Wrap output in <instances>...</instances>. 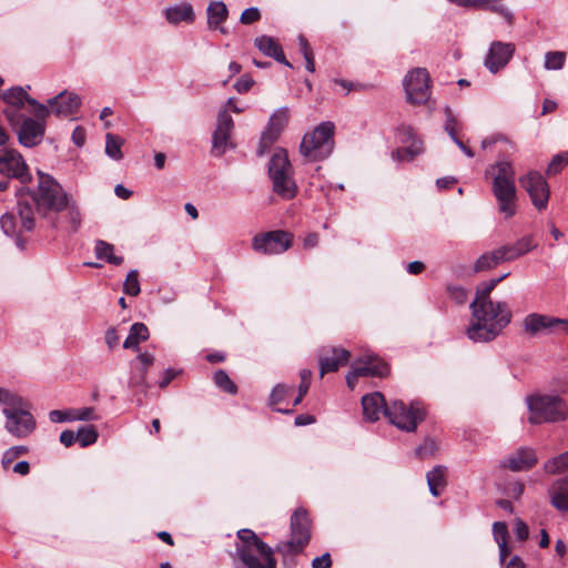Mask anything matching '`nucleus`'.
I'll use <instances>...</instances> for the list:
<instances>
[{
  "mask_svg": "<svg viewBox=\"0 0 568 568\" xmlns=\"http://www.w3.org/2000/svg\"><path fill=\"white\" fill-rule=\"evenodd\" d=\"M48 102L52 112L58 116L74 114L81 105L80 97L77 93L68 91L60 92Z\"/></svg>",
  "mask_w": 568,
  "mask_h": 568,
  "instance_id": "obj_26",
  "label": "nucleus"
},
{
  "mask_svg": "<svg viewBox=\"0 0 568 568\" xmlns=\"http://www.w3.org/2000/svg\"><path fill=\"white\" fill-rule=\"evenodd\" d=\"M168 22L178 24L180 22H193L194 11L190 3L184 2L165 9L164 11Z\"/></svg>",
  "mask_w": 568,
  "mask_h": 568,
  "instance_id": "obj_32",
  "label": "nucleus"
},
{
  "mask_svg": "<svg viewBox=\"0 0 568 568\" xmlns=\"http://www.w3.org/2000/svg\"><path fill=\"white\" fill-rule=\"evenodd\" d=\"M237 538L233 555L234 568H276L273 548L253 530L240 529Z\"/></svg>",
  "mask_w": 568,
  "mask_h": 568,
  "instance_id": "obj_3",
  "label": "nucleus"
},
{
  "mask_svg": "<svg viewBox=\"0 0 568 568\" xmlns=\"http://www.w3.org/2000/svg\"><path fill=\"white\" fill-rule=\"evenodd\" d=\"M207 27L211 30L219 29L222 33L226 30L221 24L227 19L229 10L223 1H213L206 9Z\"/></svg>",
  "mask_w": 568,
  "mask_h": 568,
  "instance_id": "obj_31",
  "label": "nucleus"
},
{
  "mask_svg": "<svg viewBox=\"0 0 568 568\" xmlns=\"http://www.w3.org/2000/svg\"><path fill=\"white\" fill-rule=\"evenodd\" d=\"M429 81V74L424 68L408 72L404 79L407 100L414 104L427 102L430 97Z\"/></svg>",
  "mask_w": 568,
  "mask_h": 568,
  "instance_id": "obj_14",
  "label": "nucleus"
},
{
  "mask_svg": "<svg viewBox=\"0 0 568 568\" xmlns=\"http://www.w3.org/2000/svg\"><path fill=\"white\" fill-rule=\"evenodd\" d=\"M0 404L6 417V430L17 437L26 438L36 429L37 423L27 402L16 393L0 387Z\"/></svg>",
  "mask_w": 568,
  "mask_h": 568,
  "instance_id": "obj_4",
  "label": "nucleus"
},
{
  "mask_svg": "<svg viewBox=\"0 0 568 568\" xmlns=\"http://www.w3.org/2000/svg\"><path fill=\"white\" fill-rule=\"evenodd\" d=\"M523 189L528 193L532 205L538 211L547 209L550 189L545 178L537 171H529L519 179Z\"/></svg>",
  "mask_w": 568,
  "mask_h": 568,
  "instance_id": "obj_13",
  "label": "nucleus"
},
{
  "mask_svg": "<svg viewBox=\"0 0 568 568\" xmlns=\"http://www.w3.org/2000/svg\"><path fill=\"white\" fill-rule=\"evenodd\" d=\"M566 60V54L561 51H549L545 55V68L547 70L562 69Z\"/></svg>",
  "mask_w": 568,
  "mask_h": 568,
  "instance_id": "obj_45",
  "label": "nucleus"
},
{
  "mask_svg": "<svg viewBox=\"0 0 568 568\" xmlns=\"http://www.w3.org/2000/svg\"><path fill=\"white\" fill-rule=\"evenodd\" d=\"M72 141L77 146H82L85 142V130L77 126L72 132Z\"/></svg>",
  "mask_w": 568,
  "mask_h": 568,
  "instance_id": "obj_60",
  "label": "nucleus"
},
{
  "mask_svg": "<svg viewBox=\"0 0 568 568\" xmlns=\"http://www.w3.org/2000/svg\"><path fill=\"white\" fill-rule=\"evenodd\" d=\"M233 128V119L227 113V110H221L217 114V123L212 139L214 155L221 156L229 148H234V144L230 141Z\"/></svg>",
  "mask_w": 568,
  "mask_h": 568,
  "instance_id": "obj_18",
  "label": "nucleus"
},
{
  "mask_svg": "<svg viewBox=\"0 0 568 568\" xmlns=\"http://www.w3.org/2000/svg\"><path fill=\"white\" fill-rule=\"evenodd\" d=\"M547 474H565L555 480L548 489L550 504L560 511H568V450L547 460L544 465Z\"/></svg>",
  "mask_w": 568,
  "mask_h": 568,
  "instance_id": "obj_10",
  "label": "nucleus"
},
{
  "mask_svg": "<svg viewBox=\"0 0 568 568\" xmlns=\"http://www.w3.org/2000/svg\"><path fill=\"white\" fill-rule=\"evenodd\" d=\"M155 357L152 353H140L133 361L130 362L131 376L129 385L132 387L148 388L146 373L148 369L154 364Z\"/></svg>",
  "mask_w": 568,
  "mask_h": 568,
  "instance_id": "obj_23",
  "label": "nucleus"
},
{
  "mask_svg": "<svg viewBox=\"0 0 568 568\" xmlns=\"http://www.w3.org/2000/svg\"><path fill=\"white\" fill-rule=\"evenodd\" d=\"M538 462L535 449L521 447L503 459L501 465L513 471H525L532 468Z\"/></svg>",
  "mask_w": 568,
  "mask_h": 568,
  "instance_id": "obj_25",
  "label": "nucleus"
},
{
  "mask_svg": "<svg viewBox=\"0 0 568 568\" xmlns=\"http://www.w3.org/2000/svg\"><path fill=\"white\" fill-rule=\"evenodd\" d=\"M568 164V151L556 154L547 168L548 175H556Z\"/></svg>",
  "mask_w": 568,
  "mask_h": 568,
  "instance_id": "obj_46",
  "label": "nucleus"
},
{
  "mask_svg": "<svg viewBox=\"0 0 568 568\" xmlns=\"http://www.w3.org/2000/svg\"><path fill=\"white\" fill-rule=\"evenodd\" d=\"M268 175L273 191L283 199L296 195L297 186L293 179V168L284 149H276L268 163Z\"/></svg>",
  "mask_w": 568,
  "mask_h": 568,
  "instance_id": "obj_9",
  "label": "nucleus"
},
{
  "mask_svg": "<svg viewBox=\"0 0 568 568\" xmlns=\"http://www.w3.org/2000/svg\"><path fill=\"white\" fill-rule=\"evenodd\" d=\"M253 84L254 81L251 75L244 74L235 82L234 88L239 93H245L250 91Z\"/></svg>",
  "mask_w": 568,
  "mask_h": 568,
  "instance_id": "obj_56",
  "label": "nucleus"
},
{
  "mask_svg": "<svg viewBox=\"0 0 568 568\" xmlns=\"http://www.w3.org/2000/svg\"><path fill=\"white\" fill-rule=\"evenodd\" d=\"M104 338H105V344L108 345V347L110 349L115 348L120 341L118 332L114 327H110L106 329Z\"/></svg>",
  "mask_w": 568,
  "mask_h": 568,
  "instance_id": "obj_58",
  "label": "nucleus"
},
{
  "mask_svg": "<svg viewBox=\"0 0 568 568\" xmlns=\"http://www.w3.org/2000/svg\"><path fill=\"white\" fill-rule=\"evenodd\" d=\"M447 293L457 304H465L468 297V292L463 286L458 285H448Z\"/></svg>",
  "mask_w": 568,
  "mask_h": 568,
  "instance_id": "obj_50",
  "label": "nucleus"
},
{
  "mask_svg": "<svg viewBox=\"0 0 568 568\" xmlns=\"http://www.w3.org/2000/svg\"><path fill=\"white\" fill-rule=\"evenodd\" d=\"M65 213L60 217L59 225L70 233H75L81 226V213L74 202L68 201Z\"/></svg>",
  "mask_w": 568,
  "mask_h": 568,
  "instance_id": "obj_34",
  "label": "nucleus"
},
{
  "mask_svg": "<svg viewBox=\"0 0 568 568\" xmlns=\"http://www.w3.org/2000/svg\"><path fill=\"white\" fill-rule=\"evenodd\" d=\"M486 175L491 176V190L497 200L499 211L506 217H511L516 213L517 199L516 173L511 162L506 160L497 161L486 170Z\"/></svg>",
  "mask_w": 568,
  "mask_h": 568,
  "instance_id": "obj_5",
  "label": "nucleus"
},
{
  "mask_svg": "<svg viewBox=\"0 0 568 568\" xmlns=\"http://www.w3.org/2000/svg\"><path fill=\"white\" fill-rule=\"evenodd\" d=\"M385 416L397 428L414 432L417 424L424 419L425 413L417 402L406 405L402 400H395L385 409Z\"/></svg>",
  "mask_w": 568,
  "mask_h": 568,
  "instance_id": "obj_11",
  "label": "nucleus"
},
{
  "mask_svg": "<svg viewBox=\"0 0 568 568\" xmlns=\"http://www.w3.org/2000/svg\"><path fill=\"white\" fill-rule=\"evenodd\" d=\"M438 447L434 439H425L417 448L416 455L424 459L433 456L437 452Z\"/></svg>",
  "mask_w": 568,
  "mask_h": 568,
  "instance_id": "obj_49",
  "label": "nucleus"
},
{
  "mask_svg": "<svg viewBox=\"0 0 568 568\" xmlns=\"http://www.w3.org/2000/svg\"><path fill=\"white\" fill-rule=\"evenodd\" d=\"M363 414L365 419L375 422L379 418V414L385 415V409L389 408L386 405L385 398L382 393L375 392L362 397Z\"/></svg>",
  "mask_w": 568,
  "mask_h": 568,
  "instance_id": "obj_28",
  "label": "nucleus"
},
{
  "mask_svg": "<svg viewBox=\"0 0 568 568\" xmlns=\"http://www.w3.org/2000/svg\"><path fill=\"white\" fill-rule=\"evenodd\" d=\"M514 52L515 45L513 43L495 41L490 44L488 54L485 59V65L490 72L496 73L506 67Z\"/></svg>",
  "mask_w": 568,
  "mask_h": 568,
  "instance_id": "obj_21",
  "label": "nucleus"
},
{
  "mask_svg": "<svg viewBox=\"0 0 568 568\" xmlns=\"http://www.w3.org/2000/svg\"><path fill=\"white\" fill-rule=\"evenodd\" d=\"M503 262H505V256L500 248H497L490 253L480 255L474 264V272L479 273L490 270Z\"/></svg>",
  "mask_w": 568,
  "mask_h": 568,
  "instance_id": "obj_37",
  "label": "nucleus"
},
{
  "mask_svg": "<svg viewBox=\"0 0 568 568\" xmlns=\"http://www.w3.org/2000/svg\"><path fill=\"white\" fill-rule=\"evenodd\" d=\"M445 115H446L445 131L448 133V135L453 140V139H455L457 136L456 135V130H455L457 121L455 120L453 111H452V109L449 106L445 108Z\"/></svg>",
  "mask_w": 568,
  "mask_h": 568,
  "instance_id": "obj_52",
  "label": "nucleus"
},
{
  "mask_svg": "<svg viewBox=\"0 0 568 568\" xmlns=\"http://www.w3.org/2000/svg\"><path fill=\"white\" fill-rule=\"evenodd\" d=\"M514 532L519 541H525L529 537V528L520 518L515 519Z\"/></svg>",
  "mask_w": 568,
  "mask_h": 568,
  "instance_id": "obj_55",
  "label": "nucleus"
},
{
  "mask_svg": "<svg viewBox=\"0 0 568 568\" xmlns=\"http://www.w3.org/2000/svg\"><path fill=\"white\" fill-rule=\"evenodd\" d=\"M290 527V539L280 541L273 549L282 555L284 561L301 554L311 540V519L304 508H297L292 514Z\"/></svg>",
  "mask_w": 568,
  "mask_h": 568,
  "instance_id": "obj_8",
  "label": "nucleus"
},
{
  "mask_svg": "<svg viewBox=\"0 0 568 568\" xmlns=\"http://www.w3.org/2000/svg\"><path fill=\"white\" fill-rule=\"evenodd\" d=\"M320 236L317 233H308L303 240V246L305 248H313L318 245Z\"/></svg>",
  "mask_w": 568,
  "mask_h": 568,
  "instance_id": "obj_63",
  "label": "nucleus"
},
{
  "mask_svg": "<svg viewBox=\"0 0 568 568\" xmlns=\"http://www.w3.org/2000/svg\"><path fill=\"white\" fill-rule=\"evenodd\" d=\"M94 250L98 258L105 260L110 264L120 265L123 262L122 256H116L113 254V245L102 240L95 242Z\"/></svg>",
  "mask_w": 568,
  "mask_h": 568,
  "instance_id": "obj_39",
  "label": "nucleus"
},
{
  "mask_svg": "<svg viewBox=\"0 0 568 568\" xmlns=\"http://www.w3.org/2000/svg\"><path fill=\"white\" fill-rule=\"evenodd\" d=\"M388 373V366L385 362L376 356L368 355L364 358L356 361L352 371L346 376L347 386L351 389L355 388L358 377L361 376H377L384 377Z\"/></svg>",
  "mask_w": 568,
  "mask_h": 568,
  "instance_id": "obj_16",
  "label": "nucleus"
},
{
  "mask_svg": "<svg viewBox=\"0 0 568 568\" xmlns=\"http://www.w3.org/2000/svg\"><path fill=\"white\" fill-rule=\"evenodd\" d=\"M529 423H557L565 420L568 414L566 402L558 395L535 394L526 398Z\"/></svg>",
  "mask_w": 568,
  "mask_h": 568,
  "instance_id": "obj_7",
  "label": "nucleus"
},
{
  "mask_svg": "<svg viewBox=\"0 0 568 568\" xmlns=\"http://www.w3.org/2000/svg\"><path fill=\"white\" fill-rule=\"evenodd\" d=\"M537 244L534 242L532 236L526 235L519 239L515 244L513 245H505L499 247L503 252V255L505 256L506 261H514L526 253L532 251Z\"/></svg>",
  "mask_w": 568,
  "mask_h": 568,
  "instance_id": "obj_30",
  "label": "nucleus"
},
{
  "mask_svg": "<svg viewBox=\"0 0 568 568\" xmlns=\"http://www.w3.org/2000/svg\"><path fill=\"white\" fill-rule=\"evenodd\" d=\"M425 268V265L423 262H419V261H414V262H410L407 264V272L409 274H413V275H417L419 273H422Z\"/></svg>",
  "mask_w": 568,
  "mask_h": 568,
  "instance_id": "obj_64",
  "label": "nucleus"
},
{
  "mask_svg": "<svg viewBox=\"0 0 568 568\" xmlns=\"http://www.w3.org/2000/svg\"><path fill=\"white\" fill-rule=\"evenodd\" d=\"M68 194L60 183L50 174L38 171V187L28 195L19 193L17 212L21 219L22 227L32 231L36 225V215H45L49 212H62L68 205Z\"/></svg>",
  "mask_w": 568,
  "mask_h": 568,
  "instance_id": "obj_2",
  "label": "nucleus"
},
{
  "mask_svg": "<svg viewBox=\"0 0 568 568\" xmlns=\"http://www.w3.org/2000/svg\"><path fill=\"white\" fill-rule=\"evenodd\" d=\"M18 217H20V216L18 215ZM0 226L6 235L17 236L16 245L20 250H23L24 244H23V241L20 239L19 234L21 231H26V230L22 227L21 219H19V223H18L17 216L13 213L7 212L0 219Z\"/></svg>",
  "mask_w": 568,
  "mask_h": 568,
  "instance_id": "obj_33",
  "label": "nucleus"
},
{
  "mask_svg": "<svg viewBox=\"0 0 568 568\" xmlns=\"http://www.w3.org/2000/svg\"><path fill=\"white\" fill-rule=\"evenodd\" d=\"M288 113L286 109H280L270 118L267 128L263 131L258 146L257 155L263 156L271 145L277 140L280 133L286 125Z\"/></svg>",
  "mask_w": 568,
  "mask_h": 568,
  "instance_id": "obj_19",
  "label": "nucleus"
},
{
  "mask_svg": "<svg viewBox=\"0 0 568 568\" xmlns=\"http://www.w3.org/2000/svg\"><path fill=\"white\" fill-rule=\"evenodd\" d=\"M213 381L215 385L222 389L223 392H226L229 394H236L237 386L234 384V382L230 378L227 373L223 369H219L214 373Z\"/></svg>",
  "mask_w": 568,
  "mask_h": 568,
  "instance_id": "obj_41",
  "label": "nucleus"
},
{
  "mask_svg": "<svg viewBox=\"0 0 568 568\" xmlns=\"http://www.w3.org/2000/svg\"><path fill=\"white\" fill-rule=\"evenodd\" d=\"M23 106L6 105L3 114L13 130H17L27 119L21 112Z\"/></svg>",
  "mask_w": 568,
  "mask_h": 568,
  "instance_id": "obj_42",
  "label": "nucleus"
},
{
  "mask_svg": "<svg viewBox=\"0 0 568 568\" xmlns=\"http://www.w3.org/2000/svg\"><path fill=\"white\" fill-rule=\"evenodd\" d=\"M398 139L400 143L404 144L400 149L396 151V156L398 160H413L416 155L423 152V144L416 138L413 128L408 125H402L398 129Z\"/></svg>",
  "mask_w": 568,
  "mask_h": 568,
  "instance_id": "obj_22",
  "label": "nucleus"
},
{
  "mask_svg": "<svg viewBox=\"0 0 568 568\" xmlns=\"http://www.w3.org/2000/svg\"><path fill=\"white\" fill-rule=\"evenodd\" d=\"M0 173L19 180L22 184L31 181V174L22 155L16 150L4 149L0 152Z\"/></svg>",
  "mask_w": 568,
  "mask_h": 568,
  "instance_id": "obj_17",
  "label": "nucleus"
},
{
  "mask_svg": "<svg viewBox=\"0 0 568 568\" xmlns=\"http://www.w3.org/2000/svg\"><path fill=\"white\" fill-rule=\"evenodd\" d=\"M77 439L82 447H87L97 442L98 432L92 425L82 426L77 432Z\"/></svg>",
  "mask_w": 568,
  "mask_h": 568,
  "instance_id": "obj_43",
  "label": "nucleus"
},
{
  "mask_svg": "<svg viewBox=\"0 0 568 568\" xmlns=\"http://www.w3.org/2000/svg\"><path fill=\"white\" fill-rule=\"evenodd\" d=\"M349 359V352L344 348H332L327 354L320 356V375L323 377L325 374L335 372L339 366L347 364Z\"/></svg>",
  "mask_w": 568,
  "mask_h": 568,
  "instance_id": "obj_27",
  "label": "nucleus"
},
{
  "mask_svg": "<svg viewBox=\"0 0 568 568\" xmlns=\"http://www.w3.org/2000/svg\"><path fill=\"white\" fill-rule=\"evenodd\" d=\"M254 42L258 50L265 55L271 57L277 62L283 63L290 68L292 67V64L286 60L282 47L274 38L268 36H261L257 37Z\"/></svg>",
  "mask_w": 568,
  "mask_h": 568,
  "instance_id": "obj_29",
  "label": "nucleus"
},
{
  "mask_svg": "<svg viewBox=\"0 0 568 568\" xmlns=\"http://www.w3.org/2000/svg\"><path fill=\"white\" fill-rule=\"evenodd\" d=\"M77 439V433L70 429H65L60 434V443L65 447H70Z\"/></svg>",
  "mask_w": 568,
  "mask_h": 568,
  "instance_id": "obj_59",
  "label": "nucleus"
},
{
  "mask_svg": "<svg viewBox=\"0 0 568 568\" xmlns=\"http://www.w3.org/2000/svg\"><path fill=\"white\" fill-rule=\"evenodd\" d=\"M178 374L179 372L172 368H168L163 374V378L159 381V387L165 388L176 377Z\"/></svg>",
  "mask_w": 568,
  "mask_h": 568,
  "instance_id": "obj_61",
  "label": "nucleus"
},
{
  "mask_svg": "<svg viewBox=\"0 0 568 568\" xmlns=\"http://www.w3.org/2000/svg\"><path fill=\"white\" fill-rule=\"evenodd\" d=\"M446 474L447 468L442 465L434 467L430 471L427 473L426 478L428 488L434 497L439 496L442 490L446 486Z\"/></svg>",
  "mask_w": 568,
  "mask_h": 568,
  "instance_id": "obj_36",
  "label": "nucleus"
},
{
  "mask_svg": "<svg viewBox=\"0 0 568 568\" xmlns=\"http://www.w3.org/2000/svg\"><path fill=\"white\" fill-rule=\"evenodd\" d=\"M261 18L260 10L255 7H251L245 9L240 18L241 23L243 24H251L253 22L258 21Z\"/></svg>",
  "mask_w": 568,
  "mask_h": 568,
  "instance_id": "obj_53",
  "label": "nucleus"
},
{
  "mask_svg": "<svg viewBox=\"0 0 568 568\" xmlns=\"http://www.w3.org/2000/svg\"><path fill=\"white\" fill-rule=\"evenodd\" d=\"M507 276L508 274H504L478 285L476 296L469 305L473 321L466 329V335L470 341L490 342L510 323L511 312L507 304L490 298L491 291Z\"/></svg>",
  "mask_w": 568,
  "mask_h": 568,
  "instance_id": "obj_1",
  "label": "nucleus"
},
{
  "mask_svg": "<svg viewBox=\"0 0 568 568\" xmlns=\"http://www.w3.org/2000/svg\"><path fill=\"white\" fill-rule=\"evenodd\" d=\"M292 390V386H287L285 384H277L271 392L270 405L275 406L280 404Z\"/></svg>",
  "mask_w": 568,
  "mask_h": 568,
  "instance_id": "obj_47",
  "label": "nucleus"
},
{
  "mask_svg": "<svg viewBox=\"0 0 568 568\" xmlns=\"http://www.w3.org/2000/svg\"><path fill=\"white\" fill-rule=\"evenodd\" d=\"M122 144H123V140L120 136L114 135L112 133H108L105 135V153H106V155L116 161L121 160L123 156L122 151H121Z\"/></svg>",
  "mask_w": 568,
  "mask_h": 568,
  "instance_id": "obj_40",
  "label": "nucleus"
},
{
  "mask_svg": "<svg viewBox=\"0 0 568 568\" xmlns=\"http://www.w3.org/2000/svg\"><path fill=\"white\" fill-rule=\"evenodd\" d=\"M149 337L150 333L146 325L136 322L131 326L129 335L123 342V348L138 351L140 343L145 342Z\"/></svg>",
  "mask_w": 568,
  "mask_h": 568,
  "instance_id": "obj_35",
  "label": "nucleus"
},
{
  "mask_svg": "<svg viewBox=\"0 0 568 568\" xmlns=\"http://www.w3.org/2000/svg\"><path fill=\"white\" fill-rule=\"evenodd\" d=\"M72 420H94L97 416L94 414V409L92 407H83L74 410L71 415Z\"/></svg>",
  "mask_w": 568,
  "mask_h": 568,
  "instance_id": "obj_54",
  "label": "nucleus"
},
{
  "mask_svg": "<svg viewBox=\"0 0 568 568\" xmlns=\"http://www.w3.org/2000/svg\"><path fill=\"white\" fill-rule=\"evenodd\" d=\"M49 418L52 423H62L65 420H72L71 416H69L67 413L62 410H51L49 414Z\"/></svg>",
  "mask_w": 568,
  "mask_h": 568,
  "instance_id": "obj_62",
  "label": "nucleus"
},
{
  "mask_svg": "<svg viewBox=\"0 0 568 568\" xmlns=\"http://www.w3.org/2000/svg\"><path fill=\"white\" fill-rule=\"evenodd\" d=\"M123 292L130 296H138L141 292L139 273L136 270H132L128 273L123 283Z\"/></svg>",
  "mask_w": 568,
  "mask_h": 568,
  "instance_id": "obj_44",
  "label": "nucleus"
},
{
  "mask_svg": "<svg viewBox=\"0 0 568 568\" xmlns=\"http://www.w3.org/2000/svg\"><path fill=\"white\" fill-rule=\"evenodd\" d=\"M501 0H471L470 8L479 10H489L503 16L507 21H511L513 13L500 3Z\"/></svg>",
  "mask_w": 568,
  "mask_h": 568,
  "instance_id": "obj_38",
  "label": "nucleus"
},
{
  "mask_svg": "<svg viewBox=\"0 0 568 568\" xmlns=\"http://www.w3.org/2000/svg\"><path fill=\"white\" fill-rule=\"evenodd\" d=\"M26 453H28L27 446L19 445L10 447L3 453L2 466L7 468L8 465H10L14 459H17L21 455H24Z\"/></svg>",
  "mask_w": 568,
  "mask_h": 568,
  "instance_id": "obj_48",
  "label": "nucleus"
},
{
  "mask_svg": "<svg viewBox=\"0 0 568 568\" xmlns=\"http://www.w3.org/2000/svg\"><path fill=\"white\" fill-rule=\"evenodd\" d=\"M0 97L6 102V105L24 106L27 102L33 108L34 116L38 119H45L50 113L44 104L31 98L22 87H13L4 90L1 92Z\"/></svg>",
  "mask_w": 568,
  "mask_h": 568,
  "instance_id": "obj_20",
  "label": "nucleus"
},
{
  "mask_svg": "<svg viewBox=\"0 0 568 568\" xmlns=\"http://www.w3.org/2000/svg\"><path fill=\"white\" fill-rule=\"evenodd\" d=\"M335 125L326 121L320 123L312 132L304 134L300 144V153L310 162L327 159L335 146Z\"/></svg>",
  "mask_w": 568,
  "mask_h": 568,
  "instance_id": "obj_6",
  "label": "nucleus"
},
{
  "mask_svg": "<svg viewBox=\"0 0 568 568\" xmlns=\"http://www.w3.org/2000/svg\"><path fill=\"white\" fill-rule=\"evenodd\" d=\"M524 329L530 336H536L540 333H552L560 331L568 333V320H561L539 313H530L523 321Z\"/></svg>",
  "mask_w": 568,
  "mask_h": 568,
  "instance_id": "obj_15",
  "label": "nucleus"
},
{
  "mask_svg": "<svg viewBox=\"0 0 568 568\" xmlns=\"http://www.w3.org/2000/svg\"><path fill=\"white\" fill-rule=\"evenodd\" d=\"M493 535L497 544L507 542L508 529L507 525L503 521H496L493 525Z\"/></svg>",
  "mask_w": 568,
  "mask_h": 568,
  "instance_id": "obj_51",
  "label": "nucleus"
},
{
  "mask_svg": "<svg viewBox=\"0 0 568 568\" xmlns=\"http://www.w3.org/2000/svg\"><path fill=\"white\" fill-rule=\"evenodd\" d=\"M293 244V235L290 232L277 230L257 234L252 240L254 251L262 254H282Z\"/></svg>",
  "mask_w": 568,
  "mask_h": 568,
  "instance_id": "obj_12",
  "label": "nucleus"
},
{
  "mask_svg": "<svg viewBox=\"0 0 568 568\" xmlns=\"http://www.w3.org/2000/svg\"><path fill=\"white\" fill-rule=\"evenodd\" d=\"M332 559L328 552L323 554L312 560V568H331Z\"/></svg>",
  "mask_w": 568,
  "mask_h": 568,
  "instance_id": "obj_57",
  "label": "nucleus"
},
{
  "mask_svg": "<svg viewBox=\"0 0 568 568\" xmlns=\"http://www.w3.org/2000/svg\"><path fill=\"white\" fill-rule=\"evenodd\" d=\"M44 119L33 120L31 118L24 119L23 123L16 130L18 133L19 142L27 148H32L42 141L44 135V124L41 122Z\"/></svg>",
  "mask_w": 568,
  "mask_h": 568,
  "instance_id": "obj_24",
  "label": "nucleus"
}]
</instances>
